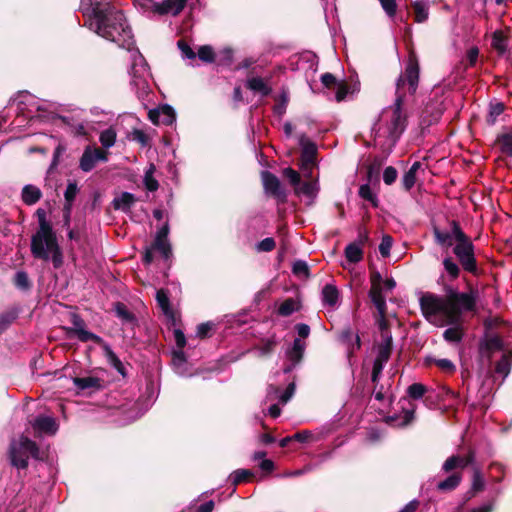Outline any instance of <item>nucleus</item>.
I'll list each match as a JSON object with an SVG mask.
<instances>
[{"instance_id": "obj_1", "label": "nucleus", "mask_w": 512, "mask_h": 512, "mask_svg": "<svg viewBox=\"0 0 512 512\" xmlns=\"http://www.w3.org/2000/svg\"><path fill=\"white\" fill-rule=\"evenodd\" d=\"M444 297L433 293H424L420 297V308L423 316L437 326L456 325L461 322L463 312H474L479 292L468 284L467 292H458L451 286L445 288Z\"/></svg>"}, {"instance_id": "obj_2", "label": "nucleus", "mask_w": 512, "mask_h": 512, "mask_svg": "<svg viewBox=\"0 0 512 512\" xmlns=\"http://www.w3.org/2000/svg\"><path fill=\"white\" fill-rule=\"evenodd\" d=\"M420 77V66L416 53L410 51L405 70L397 79L396 82V98L393 105L390 107L392 111L389 136L393 141H397L405 131L408 124V117L403 109L405 102V86L410 95H414L417 91Z\"/></svg>"}, {"instance_id": "obj_3", "label": "nucleus", "mask_w": 512, "mask_h": 512, "mask_svg": "<svg viewBox=\"0 0 512 512\" xmlns=\"http://www.w3.org/2000/svg\"><path fill=\"white\" fill-rule=\"evenodd\" d=\"M85 25L100 37L118 44L120 47H129L132 44V29L128 25L124 13L116 8L108 7L103 12L85 20Z\"/></svg>"}, {"instance_id": "obj_4", "label": "nucleus", "mask_w": 512, "mask_h": 512, "mask_svg": "<svg viewBox=\"0 0 512 512\" xmlns=\"http://www.w3.org/2000/svg\"><path fill=\"white\" fill-rule=\"evenodd\" d=\"M450 226L453 227L455 240L452 252L459 264L451 256H447L442 262L444 270L451 280H456L460 276L461 268L474 276L478 275L479 268L475 256V246L471 238L462 230L458 221L452 220Z\"/></svg>"}, {"instance_id": "obj_5", "label": "nucleus", "mask_w": 512, "mask_h": 512, "mask_svg": "<svg viewBox=\"0 0 512 512\" xmlns=\"http://www.w3.org/2000/svg\"><path fill=\"white\" fill-rule=\"evenodd\" d=\"M39 227L31 237L30 250L35 259L51 260L53 267L59 269L63 266L64 255L53 230L52 224L46 218V211L42 208L36 210Z\"/></svg>"}, {"instance_id": "obj_6", "label": "nucleus", "mask_w": 512, "mask_h": 512, "mask_svg": "<svg viewBox=\"0 0 512 512\" xmlns=\"http://www.w3.org/2000/svg\"><path fill=\"white\" fill-rule=\"evenodd\" d=\"M29 455L41 459L37 443L26 436H21L19 442L12 441L9 445L8 456L10 463L17 469L28 467Z\"/></svg>"}, {"instance_id": "obj_7", "label": "nucleus", "mask_w": 512, "mask_h": 512, "mask_svg": "<svg viewBox=\"0 0 512 512\" xmlns=\"http://www.w3.org/2000/svg\"><path fill=\"white\" fill-rule=\"evenodd\" d=\"M73 327H63L68 338L77 337L81 342L92 341L95 344L103 343V338L85 329L86 323L84 319L77 313L70 316Z\"/></svg>"}, {"instance_id": "obj_8", "label": "nucleus", "mask_w": 512, "mask_h": 512, "mask_svg": "<svg viewBox=\"0 0 512 512\" xmlns=\"http://www.w3.org/2000/svg\"><path fill=\"white\" fill-rule=\"evenodd\" d=\"M261 180L264 191L267 195L276 199L280 204L287 202V192L275 174L268 170H264L261 172Z\"/></svg>"}, {"instance_id": "obj_9", "label": "nucleus", "mask_w": 512, "mask_h": 512, "mask_svg": "<svg viewBox=\"0 0 512 512\" xmlns=\"http://www.w3.org/2000/svg\"><path fill=\"white\" fill-rule=\"evenodd\" d=\"M186 3L187 0H164L160 3L146 0L142 7L158 15L171 14L172 16H177L185 8Z\"/></svg>"}, {"instance_id": "obj_10", "label": "nucleus", "mask_w": 512, "mask_h": 512, "mask_svg": "<svg viewBox=\"0 0 512 512\" xmlns=\"http://www.w3.org/2000/svg\"><path fill=\"white\" fill-rule=\"evenodd\" d=\"M445 107L439 99H431L422 110L420 116V127L422 130L436 124L441 119Z\"/></svg>"}, {"instance_id": "obj_11", "label": "nucleus", "mask_w": 512, "mask_h": 512, "mask_svg": "<svg viewBox=\"0 0 512 512\" xmlns=\"http://www.w3.org/2000/svg\"><path fill=\"white\" fill-rule=\"evenodd\" d=\"M299 143L302 147L300 168L303 171H310L316 165L317 146L314 142L307 139L305 134L301 135Z\"/></svg>"}, {"instance_id": "obj_12", "label": "nucleus", "mask_w": 512, "mask_h": 512, "mask_svg": "<svg viewBox=\"0 0 512 512\" xmlns=\"http://www.w3.org/2000/svg\"><path fill=\"white\" fill-rule=\"evenodd\" d=\"M154 251L159 252L165 260L172 256V247L169 241L154 239L151 245L147 246L143 252L142 262L145 265H150L153 262Z\"/></svg>"}, {"instance_id": "obj_13", "label": "nucleus", "mask_w": 512, "mask_h": 512, "mask_svg": "<svg viewBox=\"0 0 512 512\" xmlns=\"http://www.w3.org/2000/svg\"><path fill=\"white\" fill-rule=\"evenodd\" d=\"M113 6L110 0H81L80 11L87 20L97 15L98 12H103L106 8Z\"/></svg>"}, {"instance_id": "obj_14", "label": "nucleus", "mask_w": 512, "mask_h": 512, "mask_svg": "<svg viewBox=\"0 0 512 512\" xmlns=\"http://www.w3.org/2000/svg\"><path fill=\"white\" fill-rule=\"evenodd\" d=\"M73 383L79 391L89 390L90 393L98 392L104 388V380L95 377H74Z\"/></svg>"}, {"instance_id": "obj_15", "label": "nucleus", "mask_w": 512, "mask_h": 512, "mask_svg": "<svg viewBox=\"0 0 512 512\" xmlns=\"http://www.w3.org/2000/svg\"><path fill=\"white\" fill-rule=\"evenodd\" d=\"M32 426L34 430L38 431L39 433H45L49 435L55 434L58 430V424L56 420L53 417L44 415L37 416L34 419Z\"/></svg>"}, {"instance_id": "obj_16", "label": "nucleus", "mask_w": 512, "mask_h": 512, "mask_svg": "<svg viewBox=\"0 0 512 512\" xmlns=\"http://www.w3.org/2000/svg\"><path fill=\"white\" fill-rule=\"evenodd\" d=\"M103 351L104 356L107 359V362L123 377L127 375V371L125 366L123 365L122 361L119 359V357L114 353V351L111 349L109 344L103 340V343H98Z\"/></svg>"}, {"instance_id": "obj_17", "label": "nucleus", "mask_w": 512, "mask_h": 512, "mask_svg": "<svg viewBox=\"0 0 512 512\" xmlns=\"http://www.w3.org/2000/svg\"><path fill=\"white\" fill-rule=\"evenodd\" d=\"M506 110V105L504 102L499 101L498 99H492L488 103V113L486 115L485 121L488 126H494L497 122L498 117L504 113Z\"/></svg>"}, {"instance_id": "obj_18", "label": "nucleus", "mask_w": 512, "mask_h": 512, "mask_svg": "<svg viewBox=\"0 0 512 512\" xmlns=\"http://www.w3.org/2000/svg\"><path fill=\"white\" fill-rule=\"evenodd\" d=\"M136 201L137 199L134 194L130 192H122L118 197L113 199L112 206L115 210H121L124 213H128Z\"/></svg>"}, {"instance_id": "obj_19", "label": "nucleus", "mask_w": 512, "mask_h": 512, "mask_svg": "<svg viewBox=\"0 0 512 512\" xmlns=\"http://www.w3.org/2000/svg\"><path fill=\"white\" fill-rule=\"evenodd\" d=\"M463 474L461 471H455L449 475L446 479L437 483V490L441 492H452L462 482Z\"/></svg>"}, {"instance_id": "obj_20", "label": "nucleus", "mask_w": 512, "mask_h": 512, "mask_svg": "<svg viewBox=\"0 0 512 512\" xmlns=\"http://www.w3.org/2000/svg\"><path fill=\"white\" fill-rule=\"evenodd\" d=\"M494 145L499 147L502 154L512 157V128H507L506 132L498 134Z\"/></svg>"}, {"instance_id": "obj_21", "label": "nucleus", "mask_w": 512, "mask_h": 512, "mask_svg": "<svg viewBox=\"0 0 512 512\" xmlns=\"http://www.w3.org/2000/svg\"><path fill=\"white\" fill-rule=\"evenodd\" d=\"M305 348L306 343L300 338H295L292 347L286 351L288 360L294 364H299L303 360Z\"/></svg>"}, {"instance_id": "obj_22", "label": "nucleus", "mask_w": 512, "mask_h": 512, "mask_svg": "<svg viewBox=\"0 0 512 512\" xmlns=\"http://www.w3.org/2000/svg\"><path fill=\"white\" fill-rule=\"evenodd\" d=\"M21 198L24 204L31 206L42 198V192L37 186L27 184L22 188Z\"/></svg>"}, {"instance_id": "obj_23", "label": "nucleus", "mask_w": 512, "mask_h": 512, "mask_svg": "<svg viewBox=\"0 0 512 512\" xmlns=\"http://www.w3.org/2000/svg\"><path fill=\"white\" fill-rule=\"evenodd\" d=\"M491 46L498 55H504L508 50V36L502 30L494 31L492 33Z\"/></svg>"}, {"instance_id": "obj_24", "label": "nucleus", "mask_w": 512, "mask_h": 512, "mask_svg": "<svg viewBox=\"0 0 512 512\" xmlns=\"http://www.w3.org/2000/svg\"><path fill=\"white\" fill-rule=\"evenodd\" d=\"M411 9L414 15V21L416 23H424L429 17V6L422 0H416L411 2Z\"/></svg>"}, {"instance_id": "obj_25", "label": "nucleus", "mask_w": 512, "mask_h": 512, "mask_svg": "<svg viewBox=\"0 0 512 512\" xmlns=\"http://www.w3.org/2000/svg\"><path fill=\"white\" fill-rule=\"evenodd\" d=\"M467 466H469V464L466 463V459L464 458V456L455 454V455H452V456L448 457L444 461V463L442 465V470L445 473H450V472H453V471H455L457 469L463 470Z\"/></svg>"}, {"instance_id": "obj_26", "label": "nucleus", "mask_w": 512, "mask_h": 512, "mask_svg": "<svg viewBox=\"0 0 512 512\" xmlns=\"http://www.w3.org/2000/svg\"><path fill=\"white\" fill-rule=\"evenodd\" d=\"M114 311L116 316L120 318L124 323H129L132 326L138 325L137 317L131 312L123 302L114 303Z\"/></svg>"}, {"instance_id": "obj_27", "label": "nucleus", "mask_w": 512, "mask_h": 512, "mask_svg": "<svg viewBox=\"0 0 512 512\" xmlns=\"http://www.w3.org/2000/svg\"><path fill=\"white\" fill-rule=\"evenodd\" d=\"M97 161L91 146H86L79 160V168L83 172H90L96 166Z\"/></svg>"}, {"instance_id": "obj_28", "label": "nucleus", "mask_w": 512, "mask_h": 512, "mask_svg": "<svg viewBox=\"0 0 512 512\" xmlns=\"http://www.w3.org/2000/svg\"><path fill=\"white\" fill-rule=\"evenodd\" d=\"M339 299V290L333 284H326L322 289V301L324 305L334 307Z\"/></svg>"}, {"instance_id": "obj_29", "label": "nucleus", "mask_w": 512, "mask_h": 512, "mask_svg": "<svg viewBox=\"0 0 512 512\" xmlns=\"http://www.w3.org/2000/svg\"><path fill=\"white\" fill-rule=\"evenodd\" d=\"M369 297L371 299V302L376 307L379 316H383V314H387L386 299L382 294V290L370 289Z\"/></svg>"}, {"instance_id": "obj_30", "label": "nucleus", "mask_w": 512, "mask_h": 512, "mask_svg": "<svg viewBox=\"0 0 512 512\" xmlns=\"http://www.w3.org/2000/svg\"><path fill=\"white\" fill-rule=\"evenodd\" d=\"M246 86L251 91L261 93L262 96H268L272 92L271 87H269L261 77L249 78Z\"/></svg>"}, {"instance_id": "obj_31", "label": "nucleus", "mask_w": 512, "mask_h": 512, "mask_svg": "<svg viewBox=\"0 0 512 512\" xmlns=\"http://www.w3.org/2000/svg\"><path fill=\"white\" fill-rule=\"evenodd\" d=\"M344 253L347 261L353 264L359 263L363 259V250L356 242L348 244Z\"/></svg>"}, {"instance_id": "obj_32", "label": "nucleus", "mask_w": 512, "mask_h": 512, "mask_svg": "<svg viewBox=\"0 0 512 512\" xmlns=\"http://www.w3.org/2000/svg\"><path fill=\"white\" fill-rule=\"evenodd\" d=\"M297 195L303 194L311 199H314L318 193V186L315 181L301 182L295 189Z\"/></svg>"}, {"instance_id": "obj_33", "label": "nucleus", "mask_w": 512, "mask_h": 512, "mask_svg": "<svg viewBox=\"0 0 512 512\" xmlns=\"http://www.w3.org/2000/svg\"><path fill=\"white\" fill-rule=\"evenodd\" d=\"M433 235L437 244L445 247L453 246V227L451 226V232L441 231L439 228L434 227Z\"/></svg>"}, {"instance_id": "obj_34", "label": "nucleus", "mask_w": 512, "mask_h": 512, "mask_svg": "<svg viewBox=\"0 0 512 512\" xmlns=\"http://www.w3.org/2000/svg\"><path fill=\"white\" fill-rule=\"evenodd\" d=\"M252 478H254V473L249 469H237L230 475V481L234 487L249 482Z\"/></svg>"}, {"instance_id": "obj_35", "label": "nucleus", "mask_w": 512, "mask_h": 512, "mask_svg": "<svg viewBox=\"0 0 512 512\" xmlns=\"http://www.w3.org/2000/svg\"><path fill=\"white\" fill-rule=\"evenodd\" d=\"M79 191L78 185L75 181L71 182L69 181L66 187V190L64 192V198H65V204H64V211H70L71 207L73 205V202L75 201L76 195Z\"/></svg>"}, {"instance_id": "obj_36", "label": "nucleus", "mask_w": 512, "mask_h": 512, "mask_svg": "<svg viewBox=\"0 0 512 512\" xmlns=\"http://www.w3.org/2000/svg\"><path fill=\"white\" fill-rule=\"evenodd\" d=\"M512 365V352L504 353L499 361L495 365V372L502 374L506 377L511 370Z\"/></svg>"}, {"instance_id": "obj_37", "label": "nucleus", "mask_w": 512, "mask_h": 512, "mask_svg": "<svg viewBox=\"0 0 512 512\" xmlns=\"http://www.w3.org/2000/svg\"><path fill=\"white\" fill-rule=\"evenodd\" d=\"M18 318V310L10 309L0 314V335Z\"/></svg>"}, {"instance_id": "obj_38", "label": "nucleus", "mask_w": 512, "mask_h": 512, "mask_svg": "<svg viewBox=\"0 0 512 512\" xmlns=\"http://www.w3.org/2000/svg\"><path fill=\"white\" fill-rule=\"evenodd\" d=\"M452 327L446 329L443 333V338L450 343H458L464 336L463 329L459 324L451 325Z\"/></svg>"}, {"instance_id": "obj_39", "label": "nucleus", "mask_w": 512, "mask_h": 512, "mask_svg": "<svg viewBox=\"0 0 512 512\" xmlns=\"http://www.w3.org/2000/svg\"><path fill=\"white\" fill-rule=\"evenodd\" d=\"M300 308L299 305H297V302L293 298H287L285 299L280 306L278 307V314L282 317H288L291 314H293L295 311H298Z\"/></svg>"}, {"instance_id": "obj_40", "label": "nucleus", "mask_w": 512, "mask_h": 512, "mask_svg": "<svg viewBox=\"0 0 512 512\" xmlns=\"http://www.w3.org/2000/svg\"><path fill=\"white\" fill-rule=\"evenodd\" d=\"M234 60V51L230 47L223 48L216 54V63L218 66L229 67Z\"/></svg>"}, {"instance_id": "obj_41", "label": "nucleus", "mask_w": 512, "mask_h": 512, "mask_svg": "<svg viewBox=\"0 0 512 512\" xmlns=\"http://www.w3.org/2000/svg\"><path fill=\"white\" fill-rule=\"evenodd\" d=\"M383 165V159L376 156L373 158L372 162L368 166L367 169V178L369 182L373 180L379 182L380 170Z\"/></svg>"}, {"instance_id": "obj_42", "label": "nucleus", "mask_w": 512, "mask_h": 512, "mask_svg": "<svg viewBox=\"0 0 512 512\" xmlns=\"http://www.w3.org/2000/svg\"><path fill=\"white\" fill-rule=\"evenodd\" d=\"M13 284L16 288L22 291H28L32 287V283L29 279V276L25 271L16 272L13 278Z\"/></svg>"}, {"instance_id": "obj_43", "label": "nucleus", "mask_w": 512, "mask_h": 512, "mask_svg": "<svg viewBox=\"0 0 512 512\" xmlns=\"http://www.w3.org/2000/svg\"><path fill=\"white\" fill-rule=\"evenodd\" d=\"M358 194L362 199L370 202L374 208H377L379 206V199L376 196V194L372 191L369 184L361 185L359 187Z\"/></svg>"}, {"instance_id": "obj_44", "label": "nucleus", "mask_w": 512, "mask_h": 512, "mask_svg": "<svg viewBox=\"0 0 512 512\" xmlns=\"http://www.w3.org/2000/svg\"><path fill=\"white\" fill-rule=\"evenodd\" d=\"M402 402L407 403L410 407H406L405 405L401 406L403 416L401 417V422L399 423V425L407 426L414 419L415 406L412 403H410L407 399H401L399 403Z\"/></svg>"}, {"instance_id": "obj_45", "label": "nucleus", "mask_w": 512, "mask_h": 512, "mask_svg": "<svg viewBox=\"0 0 512 512\" xmlns=\"http://www.w3.org/2000/svg\"><path fill=\"white\" fill-rule=\"evenodd\" d=\"M197 56L204 63H214L216 61V53L210 45L200 46L196 53Z\"/></svg>"}, {"instance_id": "obj_46", "label": "nucleus", "mask_w": 512, "mask_h": 512, "mask_svg": "<svg viewBox=\"0 0 512 512\" xmlns=\"http://www.w3.org/2000/svg\"><path fill=\"white\" fill-rule=\"evenodd\" d=\"M161 110V123L164 125H171L176 120V113L172 106L164 104L160 106Z\"/></svg>"}, {"instance_id": "obj_47", "label": "nucleus", "mask_w": 512, "mask_h": 512, "mask_svg": "<svg viewBox=\"0 0 512 512\" xmlns=\"http://www.w3.org/2000/svg\"><path fill=\"white\" fill-rule=\"evenodd\" d=\"M154 170L155 166L151 164L150 168L145 172L144 175L145 188L150 192H154L159 188V183L153 176Z\"/></svg>"}, {"instance_id": "obj_48", "label": "nucleus", "mask_w": 512, "mask_h": 512, "mask_svg": "<svg viewBox=\"0 0 512 512\" xmlns=\"http://www.w3.org/2000/svg\"><path fill=\"white\" fill-rule=\"evenodd\" d=\"M101 145L108 149L115 144L116 141V132L112 128H108L101 132L99 137Z\"/></svg>"}, {"instance_id": "obj_49", "label": "nucleus", "mask_w": 512, "mask_h": 512, "mask_svg": "<svg viewBox=\"0 0 512 512\" xmlns=\"http://www.w3.org/2000/svg\"><path fill=\"white\" fill-rule=\"evenodd\" d=\"M292 273L297 277H310V269L304 260H296L292 265Z\"/></svg>"}, {"instance_id": "obj_50", "label": "nucleus", "mask_w": 512, "mask_h": 512, "mask_svg": "<svg viewBox=\"0 0 512 512\" xmlns=\"http://www.w3.org/2000/svg\"><path fill=\"white\" fill-rule=\"evenodd\" d=\"M470 489H472L477 494L485 489V481L481 471L478 468H475L473 471Z\"/></svg>"}, {"instance_id": "obj_51", "label": "nucleus", "mask_w": 512, "mask_h": 512, "mask_svg": "<svg viewBox=\"0 0 512 512\" xmlns=\"http://www.w3.org/2000/svg\"><path fill=\"white\" fill-rule=\"evenodd\" d=\"M156 300L158 303V306L161 308L162 312H170V309H172L168 292L165 289H159L156 292Z\"/></svg>"}, {"instance_id": "obj_52", "label": "nucleus", "mask_w": 512, "mask_h": 512, "mask_svg": "<svg viewBox=\"0 0 512 512\" xmlns=\"http://www.w3.org/2000/svg\"><path fill=\"white\" fill-rule=\"evenodd\" d=\"M427 392V387L422 383H413L408 386L407 394L414 400L421 399Z\"/></svg>"}, {"instance_id": "obj_53", "label": "nucleus", "mask_w": 512, "mask_h": 512, "mask_svg": "<svg viewBox=\"0 0 512 512\" xmlns=\"http://www.w3.org/2000/svg\"><path fill=\"white\" fill-rule=\"evenodd\" d=\"M289 102V98L286 92H283L279 99L276 101L273 106V112L275 115L282 117L286 113L287 105Z\"/></svg>"}, {"instance_id": "obj_54", "label": "nucleus", "mask_w": 512, "mask_h": 512, "mask_svg": "<svg viewBox=\"0 0 512 512\" xmlns=\"http://www.w3.org/2000/svg\"><path fill=\"white\" fill-rule=\"evenodd\" d=\"M275 247H276V242H275L274 238L267 237L257 243L256 250L258 252H271L275 249Z\"/></svg>"}, {"instance_id": "obj_55", "label": "nucleus", "mask_w": 512, "mask_h": 512, "mask_svg": "<svg viewBox=\"0 0 512 512\" xmlns=\"http://www.w3.org/2000/svg\"><path fill=\"white\" fill-rule=\"evenodd\" d=\"M485 349L488 351H496L503 349V341L499 336H492L485 341Z\"/></svg>"}, {"instance_id": "obj_56", "label": "nucleus", "mask_w": 512, "mask_h": 512, "mask_svg": "<svg viewBox=\"0 0 512 512\" xmlns=\"http://www.w3.org/2000/svg\"><path fill=\"white\" fill-rule=\"evenodd\" d=\"M392 243L393 238L390 235H384L382 237L381 243L379 245V252L383 257H388L390 255Z\"/></svg>"}, {"instance_id": "obj_57", "label": "nucleus", "mask_w": 512, "mask_h": 512, "mask_svg": "<svg viewBox=\"0 0 512 512\" xmlns=\"http://www.w3.org/2000/svg\"><path fill=\"white\" fill-rule=\"evenodd\" d=\"M416 174L411 171H406L402 177L401 183L405 191H410L416 183Z\"/></svg>"}, {"instance_id": "obj_58", "label": "nucleus", "mask_w": 512, "mask_h": 512, "mask_svg": "<svg viewBox=\"0 0 512 512\" xmlns=\"http://www.w3.org/2000/svg\"><path fill=\"white\" fill-rule=\"evenodd\" d=\"M276 345L277 341L275 340L274 337L262 340L261 346L259 347L261 355L271 354L274 351Z\"/></svg>"}, {"instance_id": "obj_59", "label": "nucleus", "mask_w": 512, "mask_h": 512, "mask_svg": "<svg viewBox=\"0 0 512 512\" xmlns=\"http://www.w3.org/2000/svg\"><path fill=\"white\" fill-rule=\"evenodd\" d=\"M66 151V146L59 143L53 152V158L49 166V172L53 171L59 164L60 156Z\"/></svg>"}, {"instance_id": "obj_60", "label": "nucleus", "mask_w": 512, "mask_h": 512, "mask_svg": "<svg viewBox=\"0 0 512 512\" xmlns=\"http://www.w3.org/2000/svg\"><path fill=\"white\" fill-rule=\"evenodd\" d=\"M335 88H337L335 94V99L337 102L343 101L347 94L350 92V86L345 81L339 82Z\"/></svg>"}, {"instance_id": "obj_61", "label": "nucleus", "mask_w": 512, "mask_h": 512, "mask_svg": "<svg viewBox=\"0 0 512 512\" xmlns=\"http://www.w3.org/2000/svg\"><path fill=\"white\" fill-rule=\"evenodd\" d=\"M381 7L389 17H394L397 12L396 0H379Z\"/></svg>"}, {"instance_id": "obj_62", "label": "nucleus", "mask_w": 512, "mask_h": 512, "mask_svg": "<svg viewBox=\"0 0 512 512\" xmlns=\"http://www.w3.org/2000/svg\"><path fill=\"white\" fill-rule=\"evenodd\" d=\"M478 57H479L478 47L473 46L470 49H468V51L466 53L467 64L465 65V69L475 66V64L477 63Z\"/></svg>"}, {"instance_id": "obj_63", "label": "nucleus", "mask_w": 512, "mask_h": 512, "mask_svg": "<svg viewBox=\"0 0 512 512\" xmlns=\"http://www.w3.org/2000/svg\"><path fill=\"white\" fill-rule=\"evenodd\" d=\"M397 176L398 172L396 168H394L393 166H388L384 170L383 181L386 185H392L396 181Z\"/></svg>"}, {"instance_id": "obj_64", "label": "nucleus", "mask_w": 512, "mask_h": 512, "mask_svg": "<svg viewBox=\"0 0 512 512\" xmlns=\"http://www.w3.org/2000/svg\"><path fill=\"white\" fill-rule=\"evenodd\" d=\"M284 175L289 179V182L294 187V189L300 185L301 177L300 174L291 167H288L284 170Z\"/></svg>"}]
</instances>
